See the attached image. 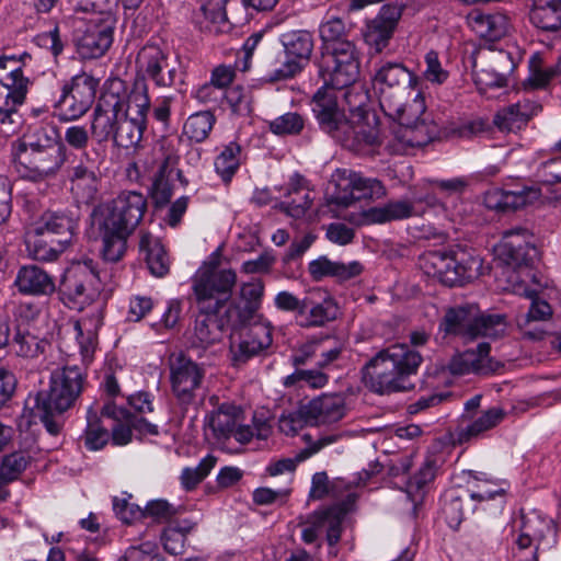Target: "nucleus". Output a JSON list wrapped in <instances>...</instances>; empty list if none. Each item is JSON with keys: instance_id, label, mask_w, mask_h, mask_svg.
<instances>
[{"instance_id": "f257e3e1", "label": "nucleus", "mask_w": 561, "mask_h": 561, "mask_svg": "<svg viewBox=\"0 0 561 561\" xmlns=\"http://www.w3.org/2000/svg\"><path fill=\"white\" fill-rule=\"evenodd\" d=\"M373 87L383 113L401 125L386 149L390 154H405L410 148L422 147L436 135V126L426 124V110L420 77L403 62L380 61L373 76Z\"/></svg>"}, {"instance_id": "f03ea898", "label": "nucleus", "mask_w": 561, "mask_h": 561, "mask_svg": "<svg viewBox=\"0 0 561 561\" xmlns=\"http://www.w3.org/2000/svg\"><path fill=\"white\" fill-rule=\"evenodd\" d=\"M147 211V198L136 191H124L111 202L93 209L92 220L102 240V256L118 262L127 250V240Z\"/></svg>"}, {"instance_id": "7ed1b4c3", "label": "nucleus", "mask_w": 561, "mask_h": 561, "mask_svg": "<svg viewBox=\"0 0 561 561\" xmlns=\"http://www.w3.org/2000/svg\"><path fill=\"white\" fill-rule=\"evenodd\" d=\"M330 90H339L330 84L318 89L311 100V110L319 128L344 148L359 154L378 152L382 144L379 129L364 117L347 119L339 107L336 95Z\"/></svg>"}, {"instance_id": "20e7f679", "label": "nucleus", "mask_w": 561, "mask_h": 561, "mask_svg": "<svg viewBox=\"0 0 561 561\" xmlns=\"http://www.w3.org/2000/svg\"><path fill=\"white\" fill-rule=\"evenodd\" d=\"M84 380V373L77 365L53 370L49 389L30 393L25 399L23 416L30 424L42 422L50 435H58L62 428L60 415L75 405Z\"/></svg>"}, {"instance_id": "39448f33", "label": "nucleus", "mask_w": 561, "mask_h": 561, "mask_svg": "<svg viewBox=\"0 0 561 561\" xmlns=\"http://www.w3.org/2000/svg\"><path fill=\"white\" fill-rule=\"evenodd\" d=\"M322 42L320 58L316 60L318 75L325 84L346 89L359 77V51L355 44L346 38L344 21L327 14L319 26Z\"/></svg>"}, {"instance_id": "423d86ee", "label": "nucleus", "mask_w": 561, "mask_h": 561, "mask_svg": "<svg viewBox=\"0 0 561 561\" xmlns=\"http://www.w3.org/2000/svg\"><path fill=\"white\" fill-rule=\"evenodd\" d=\"M422 355L407 344H393L379 351L363 368L367 387L375 393L389 394L414 387L410 377L416 375Z\"/></svg>"}, {"instance_id": "0eeeda50", "label": "nucleus", "mask_w": 561, "mask_h": 561, "mask_svg": "<svg viewBox=\"0 0 561 561\" xmlns=\"http://www.w3.org/2000/svg\"><path fill=\"white\" fill-rule=\"evenodd\" d=\"M421 271L447 287H460L481 275L482 259L471 249L426 251L419 257Z\"/></svg>"}, {"instance_id": "6e6552de", "label": "nucleus", "mask_w": 561, "mask_h": 561, "mask_svg": "<svg viewBox=\"0 0 561 561\" xmlns=\"http://www.w3.org/2000/svg\"><path fill=\"white\" fill-rule=\"evenodd\" d=\"M273 302L278 311L294 314L296 324L301 329L323 328L334 321L339 313L334 298L319 287L308 289L301 297L289 290H280Z\"/></svg>"}, {"instance_id": "1a4fd4ad", "label": "nucleus", "mask_w": 561, "mask_h": 561, "mask_svg": "<svg viewBox=\"0 0 561 561\" xmlns=\"http://www.w3.org/2000/svg\"><path fill=\"white\" fill-rule=\"evenodd\" d=\"M438 328L445 336L473 341L480 336H502L506 331V321L502 314L481 313L476 305H465L448 308Z\"/></svg>"}, {"instance_id": "9d476101", "label": "nucleus", "mask_w": 561, "mask_h": 561, "mask_svg": "<svg viewBox=\"0 0 561 561\" xmlns=\"http://www.w3.org/2000/svg\"><path fill=\"white\" fill-rule=\"evenodd\" d=\"M386 194L383 184L373 178H364L346 169H337L331 176L325 191V202L335 209L347 208L355 202L379 198Z\"/></svg>"}, {"instance_id": "9b49d317", "label": "nucleus", "mask_w": 561, "mask_h": 561, "mask_svg": "<svg viewBox=\"0 0 561 561\" xmlns=\"http://www.w3.org/2000/svg\"><path fill=\"white\" fill-rule=\"evenodd\" d=\"M129 93L124 80H108L93 112L91 134L98 142L112 140L128 104Z\"/></svg>"}, {"instance_id": "f8f14e48", "label": "nucleus", "mask_w": 561, "mask_h": 561, "mask_svg": "<svg viewBox=\"0 0 561 561\" xmlns=\"http://www.w3.org/2000/svg\"><path fill=\"white\" fill-rule=\"evenodd\" d=\"M236 283L237 274L231 268L207 266L197 271L193 278V291L198 310L219 311L230 300Z\"/></svg>"}, {"instance_id": "ddd939ff", "label": "nucleus", "mask_w": 561, "mask_h": 561, "mask_svg": "<svg viewBox=\"0 0 561 561\" xmlns=\"http://www.w3.org/2000/svg\"><path fill=\"white\" fill-rule=\"evenodd\" d=\"M558 540L554 520L537 510L520 512V524L515 543L519 551L529 550L524 561H538L539 556L551 550Z\"/></svg>"}, {"instance_id": "4468645a", "label": "nucleus", "mask_w": 561, "mask_h": 561, "mask_svg": "<svg viewBox=\"0 0 561 561\" xmlns=\"http://www.w3.org/2000/svg\"><path fill=\"white\" fill-rule=\"evenodd\" d=\"M24 141L11 144V161L15 171L23 178L37 182L55 176L67 160L64 144L35 153H24Z\"/></svg>"}, {"instance_id": "2eb2a0df", "label": "nucleus", "mask_w": 561, "mask_h": 561, "mask_svg": "<svg viewBox=\"0 0 561 561\" xmlns=\"http://www.w3.org/2000/svg\"><path fill=\"white\" fill-rule=\"evenodd\" d=\"M102 289L101 277L91 259L72 263L60 283L62 297L79 308L95 301Z\"/></svg>"}, {"instance_id": "dca6fc26", "label": "nucleus", "mask_w": 561, "mask_h": 561, "mask_svg": "<svg viewBox=\"0 0 561 561\" xmlns=\"http://www.w3.org/2000/svg\"><path fill=\"white\" fill-rule=\"evenodd\" d=\"M149 108L150 99L147 84L142 81H135L134 89L129 93L128 104L112 139L117 147L127 149L140 142Z\"/></svg>"}, {"instance_id": "f3484780", "label": "nucleus", "mask_w": 561, "mask_h": 561, "mask_svg": "<svg viewBox=\"0 0 561 561\" xmlns=\"http://www.w3.org/2000/svg\"><path fill=\"white\" fill-rule=\"evenodd\" d=\"M99 80L81 72L65 82L59 98L55 101V115L69 122L82 117L92 106Z\"/></svg>"}, {"instance_id": "a211bd4d", "label": "nucleus", "mask_w": 561, "mask_h": 561, "mask_svg": "<svg viewBox=\"0 0 561 561\" xmlns=\"http://www.w3.org/2000/svg\"><path fill=\"white\" fill-rule=\"evenodd\" d=\"M245 332L238 342H231L229 356L233 367H241L250 359L266 356L273 345V325L265 318H255L249 323L240 325Z\"/></svg>"}, {"instance_id": "6ab92c4d", "label": "nucleus", "mask_w": 561, "mask_h": 561, "mask_svg": "<svg viewBox=\"0 0 561 561\" xmlns=\"http://www.w3.org/2000/svg\"><path fill=\"white\" fill-rule=\"evenodd\" d=\"M138 75L149 79L157 88H172L184 84V73L175 62H170L169 56L156 44L145 45L137 55Z\"/></svg>"}, {"instance_id": "aec40b11", "label": "nucleus", "mask_w": 561, "mask_h": 561, "mask_svg": "<svg viewBox=\"0 0 561 561\" xmlns=\"http://www.w3.org/2000/svg\"><path fill=\"white\" fill-rule=\"evenodd\" d=\"M287 59L270 76L271 81H280L295 77L309 61L313 50V38L310 32L293 30L280 35Z\"/></svg>"}, {"instance_id": "412c9836", "label": "nucleus", "mask_w": 561, "mask_h": 561, "mask_svg": "<svg viewBox=\"0 0 561 561\" xmlns=\"http://www.w3.org/2000/svg\"><path fill=\"white\" fill-rule=\"evenodd\" d=\"M172 391L182 405L194 404L202 396L204 368L184 354H179L170 366Z\"/></svg>"}, {"instance_id": "4be33fe9", "label": "nucleus", "mask_w": 561, "mask_h": 561, "mask_svg": "<svg viewBox=\"0 0 561 561\" xmlns=\"http://www.w3.org/2000/svg\"><path fill=\"white\" fill-rule=\"evenodd\" d=\"M533 234L522 227L503 232L502 240L496 248L499 257L514 270L530 266L538 255L533 244Z\"/></svg>"}, {"instance_id": "5701e85b", "label": "nucleus", "mask_w": 561, "mask_h": 561, "mask_svg": "<svg viewBox=\"0 0 561 561\" xmlns=\"http://www.w3.org/2000/svg\"><path fill=\"white\" fill-rule=\"evenodd\" d=\"M80 213L78 208L45 211L33 225L36 231L57 240L68 248L79 229Z\"/></svg>"}, {"instance_id": "b1692460", "label": "nucleus", "mask_w": 561, "mask_h": 561, "mask_svg": "<svg viewBox=\"0 0 561 561\" xmlns=\"http://www.w3.org/2000/svg\"><path fill=\"white\" fill-rule=\"evenodd\" d=\"M402 5L397 3L383 4L379 13L366 22L363 31L364 41L376 51H381L389 44L402 15Z\"/></svg>"}, {"instance_id": "393cba45", "label": "nucleus", "mask_w": 561, "mask_h": 561, "mask_svg": "<svg viewBox=\"0 0 561 561\" xmlns=\"http://www.w3.org/2000/svg\"><path fill=\"white\" fill-rule=\"evenodd\" d=\"M264 283L255 279L241 286L240 298L242 304L231 302L227 308V323L232 324V330L244 323H249L255 318H264L259 313L264 296Z\"/></svg>"}, {"instance_id": "a878e982", "label": "nucleus", "mask_w": 561, "mask_h": 561, "mask_svg": "<svg viewBox=\"0 0 561 561\" xmlns=\"http://www.w3.org/2000/svg\"><path fill=\"white\" fill-rule=\"evenodd\" d=\"M490 344L480 343L477 350H467L463 353L451 357L447 367L451 375L479 374L488 375L494 373L501 365L490 357Z\"/></svg>"}, {"instance_id": "bb28decb", "label": "nucleus", "mask_w": 561, "mask_h": 561, "mask_svg": "<svg viewBox=\"0 0 561 561\" xmlns=\"http://www.w3.org/2000/svg\"><path fill=\"white\" fill-rule=\"evenodd\" d=\"M218 312L198 310L191 335L192 347L207 348L221 340L226 329L232 330V324L227 323V310L220 318Z\"/></svg>"}, {"instance_id": "cd10ccee", "label": "nucleus", "mask_w": 561, "mask_h": 561, "mask_svg": "<svg viewBox=\"0 0 561 561\" xmlns=\"http://www.w3.org/2000/svg\"><path fill=\"white\" fill-rule=\"evenodd\" d=\"M347 513L344 504H335L325 510L314 512L312 516L311 528L302 531V539L306 542L314 541L318 529H324L327 533L328 543L333 547L341 539L342 522Z\"/></svg>"}, {"instance_id": "c85d7f7f", "label": "nucleus", "mask_w": 561, "mask_h": 561, "mask_svg": "<svg viewBox=\"0 0 561 561\" xmlns=\"http://www.w3.org/2000/svg\"><path fill=\"white\" fill-rule=\"evenodd\" d=\"M540 196L539 190L517 186L514 190L492 188L484 195L486 208L495 211H511L534 203Z\"/></svg>"}, {"instance_id": "c756f323", "label": "nucleus", "mask_w": 561, "mask_h": 561, "mask_svg": "<svg viewBox=\"0 0 561 561\" xmlns=\"http://www.w3.org/2000/svg\"><path fill=\"white\" fill-rule=\"evenodd\" d=\"M14 286L21 295L32 297H49L56 290L54 277L35 264L23 265L18 270Z\"/></svg>"}, {"instance_id": "7c9ffc66", "label": "nucleus", "mask_w": 561, "mask_h": 561, "mask_svg": "<svg viewBox=\"0 0 561 561\" xmlns=\"http://www.w3.org/2000/svg\"><path fill=\"white\" fill-rule=\"evenodd\" d=\"M310 425H329L342 420L346 412L345 399L337 393L322 394L306 403Z\"/></svg>"}, {"instance_id": "2f4dec72", "label": "nucleus", "mask_w": 561, "mask_h": 561, "mask_svg": "<svg viewBox=\"0 0 561 561\" xmlns=\"http://www.w3.org/2000/svg\"><path fill=\"white\" fill-rule=\"evenodd\" d=\"M284 196L285 201L277 203L275 208L296 219L302 218L312 203L308 182L298 173L290 178Z\"/></svg>"}, {"instance_id": "473e14b6", "label": "nucleus", "mask_w": 561, "mask_h": 561, "mask_svg": "<svg viewBox=\"0 0 561 561\" xmlns=\"http://www.w3.org/2000/svg\"><path fill=\"white\" fill-rule=\"evenodd\" d=\"M467 19L472 31L489 42L501 39L508 31V19L501 12L473 10Z\"/></svg>"}, {"instance_id": "72a5a7b5", "label": "nucleus", "mask_w": 561, "mask_h": 561, "mask_svg": "<svg viewBox=\"0 0 561 561\" xmlns=\"http://www.w3.org/2000/svg\"><path fill=\"white\" fill-rule=\"evenodd\" d=\"M114 26L111 24H91L78 41V49L84 58L103 56L113 42Z\"/></svg>"}, {"instance_id": "f704fd0d", "label": "nucleus", "mask_w": 561, "mask_h": 561, "mask_svg": "<svg viewBox=\"0 0 561 561\" xmlns=\"http://www.w3.org/2000/svg\"><path fill=\"white\" fill-rule=\"evenodd\" d=\"M420 215L414 203L407 199L390 201L383 206L370 207L363 211L365 224H386Z\"/></svg>"}, {"instance_id": "c9c22d12", "label": "nucleus", "mask_w": 561, "mask_h": 561, "mask_svg": "<svg viewBox=\"0 0 561 561\" xmlns=\"http://www.w3.org/2000/svg\"><path fill=\"white\" fill-rule=\"evenodd\" d=\"M439 466L440 459L435 455H430L425 458L419 471L407 482L405 494L413 505L414 513L417 506L422 504L426 494V486L434 480Z\"/></svg>"}, {"instance_id": "e433bc0d", "label": "nucleus", "mask_w": 561, "mask_h": 561, "mask_svg": "<svg viewBox=\"0 0 561 561\" xmlns=\"http://www.w3.org/2000/svg\"><path fill=\"white\" fill-rule=\"evenodd\" d=\"M10 82L3 83L9 90L4 104L0 106V123H13L12 115L16 113V107L24 103L27 93L28 79L23 76L20 67L13 68L9 72Z\"/></svg>"}, {"instance_id": "4c0bfd02", "label": "nucleus", "mask_w": 561, "mask_h": 561, "mask_svg": "<svg viewBox=\"0 0 561 561\" xmlns=\"http://www.w3.org/2000/svg\"><path fill=\"white\" fill-rule=\"evenodd\" d=\"M71 192L80 203H92L98 194L100 179L93 168L82 162L72 167L68 174Z\"/></svg>"}, {"instance_id": "58836bf2", "label": "nucleus", "mask_w": 561, "mask_h": 561, "mask_svg": "<svg viewBox=\"0 0 561 561\" xmlns=\"http://www.w3.org/2000/svg\"><path fill=\"white\" fill-rule=\"evenodd\" d=\"M241 414L239 407L231 402H224L206 416V425L217 440H226L231 437Z\"/></svg>"}, {"instance_id": "ea45409f", "label": "nucleus", "mask_w": 561, "mask_h": 561, "mask_svg": "<svg viewBox=\"0 0 561 561\" xmlns=\"http://www.w3.org/2000/svg\"><path fill=\"white\" fill-rule=\"evenodd\" d=\"M308 272L313 280H321L327 276L347 280L359 275L363 272V265L357 261L342 263L331 261L327 256H320L309 263Z\"/></svg>"}, {"instance_id": "a19ab883", "label": "nucleus", "mask_w": 561, "mask_h": 561, "mask_svg": "<svg viewBox=\"0 0 561 561\" xmlns=\"http://www.w3.org/2000/svg\"><path fill=\"white\" fill-rule=\"evenodd\" d=\"M530 23L539 31L558 33L561 30V0H538L529 12Z\"/></svg>"}, {"instance_id": "79ce46f5", "label": "nucleus", "mask_w": 561, "mask_h": 561, "mask_svg": "<svg viewBox=\"0 0 561 561\" xmlns=\"http://www.w3.org/2000/svg\"><path fill=\"white\" fill-rule=\"evenodd\" d=\"M339 437L340 436L335 434L321 436L310 446L301 449L294 458H282L276 461H272L266 467V472L271 477H276L284 473H294L298 463L307 460L322 448L335 443Z\"/></svg>"}, {"instance_id": "37998d69", "label": "nucleus", "mask_w": 561, "mask_h": 561, "mask_svg": "<svg viewBox=\"0 0 561 561\" xmlns=\"http://www.w3.org/2000/svg\"><path fill=\"white\" fill-rule=\"evenodd\" d=\"M139 249L145 254V261L150 273L163 277L170 271V259L161 241L150 233H142Z\"/></svg>"}, {"instance_id": "c03bdc74", "label": "nucleus", "mask_w": 561, "mask_h": 561, "mask_svg": "<svg viewBox=\"0 0 561 561\" xmlns=\"http://www.w3.org/2000/svg\"><path fill=\"white\" fill-rule=\"evenodd\" d=\"M25 243L28 254L41 262H53L67 249L57 240L36 231L34 226L27 231Z\"/></svg>"}, {"instance_id": "a18cd8bd", "label": "nucleus", "mask_w": 561, "mask_h": 561, "mask_svg": "<svg viewBox=\"0 0 561 561\" xmlns=\"http://www.w3.org/2000/svg\"><path fill=\"white\" fill-rule=\"evenodd\" d=\"M505 417L501 408H491L465 427H459L456 436L459 444L481 437L486 431L495 427Z\"/></svg>"}, {"instance_id": "49530a36", "label": "nucleus", "mask_w": 561, "mask_h": 561, "mask_svg": "<svg viewBox=\"0 0 561 561\" xmlns=\"http://www.w3.org/2000/svg\"><path fill=\"white\" fill-rule=\"evenodd\" d=\"M474 506L467 494H459L458 490H449L443 496L442 513L447 525L457 530L465 519L466 512H473Z\"/></svg>"}, {"instance_id": "de8ad7c7", "label": "nucleus", "mask_w": 561, "mask_h": 561, "mask_svg": "<svg viewBox=\"0 0 561 561\" xmlns=\"http://www.w3.org/2000/svg\"><path fill=\"white\" fill-rule=\"evenodd\" d=\"M102 325L100 313L93 317H83L73 323L76 339L78 341L80 353L83 359L92 356L98 341V330Z\"/></svg>"}, {"instance_id": "09e8293b", "label": "nucleus", "mask_w": 561, "mask_h": 561, "mask_svg": "<svg viewBox=\"0 0 561 561\" xmlns=\"http://www.w3.org/2000/svg\"><path fill=\"white\" fill-rule=\"evenodd\" d=\"M12 345L16 355L25 358H36L45 352L48 342L19 324Z\"/></svg>"}, {"instance_id": "8fccbe9b", "label": "nucleus", "mask_w": 561, "mask_h": 561, "mask_svg": "<svg viewBox=\"0 0 561 561\" xmlns=\"http://www.w3.org/2000/svg\"><path fill=\"white\" fill-rule=\"evenodd\" d=\"M195 527L191 520L184 519L175 525H169L161 534V542L164 550L172 554L179 556L184 552L186 535Z\"/></svg>"}, {"instance_id": "3c124183", "label": "nucleus", "mask_w": 561, "mask_h": 561, "mask_svg": "<svg viewBox=\"0 0 561 561\" xmlns=\"http://www.w3.org/2000/svg\"><path fill=\"white\" fill-rule=\"evenodd\" d=\"M242 148L238 142H229L215 159V170L225 183H229L240 167Z\"/></svg>"}, {"instance_id": "603ef678", "label": "nucleus", "mask_w": 561, "mask_h": 561, "mask_svg": "<svg viewBox=\"0 0 561 561\" xmlns=\"http://www.w3.org/2000/svg\"><path fill=\"white\" fill-rule=\"evenodd\" d=\"M216 118L209 111H201L192 114L183 126V134L194 142L204 141L214 127Z\"/></svg>"}, {"instance_id": "864d4df0", "label": "nucleus", "mask_w": 561, "mask_h": 561, "mask_svg": "<svg viewBox=\"0 0 561 561\" xmlns=\"http://www.w3.org/2000/svg\"><path fill=\"white\" fill-rule=\"evenodd\" d=\"M32 457L23 450L13 451L2 457L0 476L8 484L16 481L31 463Z\"/></svg>"}, {"instance_id": "5fc2aeb1", "label": "nucleus", "mask_w": 561, "mask_h": 561, "mask_svg": "<svg viewBox=\"0 0 561 561\" xmlns=\"http://www.w3.org/2000/svg\"><path fill=\"white\" fill-rule=\"evenodd\" d=\"M101 415L104 417H119L125 419L127 422L133 424L134 430L140 434L158 435V426L145 420L144 417H137L131 414L125 408L117 407L114 402H106L101 409Z\"/></svg>"}, {"instance_id": "6e6d98bb", "label": "nucleus", "mask_w": 561, "mask_h": 561, "mask_svg": "<svg viewBox=\"0 0 561 561\" xmlns=\"http://www.w3.org/2000/svg\"><path fill=\"white\" fill-rule=\"evenodd\" d=\"M88 425L84 431V446L92 451L102 449L110 440L108 431L100 425L96 412L88 411Z\"/></svg>"}, {"instance_id": "4d7b16f0", "label": "nucleus", "mask_w": 561, "mask_h": 561, "mask_svg": "<svg viewBox=\"0 0 561 561\" xmlns=\"http://www.w3.org/2000/svg\"><path fill=\"white\" fill-rule=\"evenodd\" d=\"M216 457L207 455L196 467H186L181 473V483L186 491L197 486L211 471L216 465Z\"/></svg>"}, {"instance_id": "13d9d810", "label": "nucleus", "mask_w": 561, "mask_h": 561, "mask_svg": "<svg viewBox=\"0 0 561 561\" xmlns=\"http://www.w3.org/2000/svg\"><path fill=\"white\" fill-rule=\"evenodd\" d=\"M304 126L302 116L296 112L285 113L268 122L270 130L277 136L298 135Z\"/></svg>"}, {"instance_id": "bf43d9fd", "label": "nucleus", "mask_w": 561, "mask_h": 561, "mask_svg": "<svg viewBox=\"0 0 561 561\" xmlns=\"http://www.w3.org/2000/svg\"><path fill=\"white\" fill-rule=\"evenodd\" d=\"M307 405L301 404L295 411L283 413L278 419V428L287 436H293L302 430L306 425H310L309 413H306Z\"/></svg>"}, {"instance_id": "052dcab7", "label": "nucleus", "mask_w": 561, "mask_h": 561, "mask_svg": "<svg viewBox=\"0 0 561 561\" xmlns=\"http://www.w3.org/2000/svg\"><path fill=\"white\" fill-rule=\"evenodd\" d=\"M551 82L561 84V58L552 67L534 70L523 85L525 90H534L546 88Z\"/></svg>"}, {"instance_id": "680f3d73", "label": "nucleus", "mask_w": 561, "mask_h": 561, "mask_svg": "<svg viewBox=\"0 0 561 561\" xmlns=\"http://www.w3.org/2000/svg\"><path fill=\"white\" fill-rule=\"evenodd\" d=\"M425 69L423 78L432 84L442 85L449 78V71L444 69L435 50H430L424 57Z\"/></svg>"}, {"instance_id": "e2e57ef3", "label": "nucleus", "mask_w": 561, "mask_h": 561, "mask_svg": "<svg viewBox=\"0 0 561 561\" xmlns=\"http://www.w3.org/2000/svg\"><path fill=\"white\" fill-rule=\"evenodd\" d=\"M411 202L414 203L420 214L424 211V207L433 209L445 208L442 196L437 188L430 185V180L426 182L423 191L412 192Z\"/></svg>"}, {"instance_id": "0e129e2a", "label": "nucleus", "mask_w": 561, "mask_h": 561, "mask_svg": "<svg viewBox=\"0 0 561 561\" xmlns=\"http://www.w3.org/2000/svg\"><path fill=\"white\" fill-rule=\"evenodd\" d=\"M21 140L25 145L23 152L28 154L45 151L62 144L49 136L44 127L36 128L32 135Z\"/></svg>"}, {"instance_id": "69168bd1", "label": "nucleus", "mask_w": 561, "mask_h": 561, "mask_svg": "<svg viewBox=\"0 0 561 561\" xmlns=\"http://www.w3.org/2000/svg\"><path fill=\"white\" fill-rule=\"evenodd\" d=\"M342 481L330 482L327 472H316L312 476L311 488L309 497L312 500H321L328 494L336 495V492L342 488Z\"/></svg>"}, {"instance_id": "338daca9", "label": "nucleus", "mask_w": 561, "mask_h": 561, "mask_svg": "<svg viewBox=\"0 0 561 561\" xmlns=\"http://www.w3.org/2000/svg\"><path fill=\"white\" fill-rule=\"evenodd\" d=\"M170 174L156 173L150 186V196L157 207L168 204L173 194L172 184L169 181Z\"/></svg>"}, {"instance_id": "774afa93", "label": "nucleus", "mask_w": 561, "mask_h": 561, "mask_svg": "<svg viewBox=\"0 0 561 561\" xmlns=\"http://www.w3.org/2000/svg\"><path fill=\"white\" fill-rule=\"evenodd\" d=\"M325 342H331V345L328 348H323L321 352L320 359L317 362V367L320 369H324L337 360L344 350V342L341 339L329 335L317 341V346H320Z\"/></svg>"}]
</instances>
